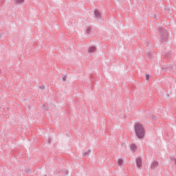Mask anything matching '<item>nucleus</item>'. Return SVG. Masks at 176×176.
<instances>
[{"instance_id": "nucleus-10", "label": "nucleus", "mask_w": 176, "mask_h": 176, "mask_svg": "<svg viewBox=\"0 0 176 176\" xmlns=\"http://www.w3.org/2000/svg\"><path fill=\"white\" fill-rule=\"evenodd\" d=\"M118 166H122L123 164V160L119 159L118 162Z\"/></svg>"}, {"instance_id": "nucleus-1", "label": "nucleus", "mask_w": 176, "mask_h": 176, "mask_svg": "<svg viewBox=\"0 0 176 176\" xmlns=\"http://www.w3.org/2000/svg\"><path fill=\"white\" fill-rule=\"evenodd\" d=\"M135 132L138 138H144V136L145 135V129H144L142 124L137 123L135 124Z\"/></svg>"}, {"instance_id": "nucleus-13", "label": "nucleus", "mask_w": 176, "mask_h": 176, "mask_svg": "<svg viewBox=\"0 0 176 176\" xmlns=\"http://www.w3.org/2000/svg\"><path fill=\"white\" fill-rule=\"evenodd\" d=\"M164 10H165L166 12H170V8H168V7H165V8H164Z\"/></svg>"}, {"instance_id": "nucleus-6", "label": "nucleus", "mask_w": 176, "mask_h": 176, "mask_svg": "<svg viewBox=\"0 0 176 176\" xmlns=\"http://www.w3.org/2000/svg\"><path fill=\"white\" fill-rule=\"evenodd\" d=\"M96 49V46H91L88 48V53H94Z\"/></svg>"}, {"instance_id": "nucleus-16", "label": "nucleus", "mask_w": 176, "mask_h": 176, "mask_svg": "<svg viewBox=\"0 0 176 176\" xmlns=\"http://www.w3.org/2000/svg\"><path fill=\"white\" fill-rule=\"evenodd\" d=\"M146 80H148L149 79V75H148V74L146 75Z\"/></svg>"}, {"instance_id": "nucleus-4", "label": "nucleus", "mask_w": 176, "mask_h": 176, "mask_svg": "<svg viewBox=\"0 0 176 176\" xmlns=\"http://www.w3.org/2000/svg\"><path fill=\"white\" fill-rule=\"evenodd\" d=\"M146 56L150 60H152L153 58V54L149 50H146L145 52Z\"/></svg>"}, {"instance_id": "nucleus-15", "label": "nucleus", "mask_w": 176, "mask_h": 176, "mask_svg": "<svg viewBox=\"0 0 176 176\" xmlns=\"http://www.w3.org/2000/svg\"><path fill=\"white\" fill-rule=\"evenodd\" d=\"M65 80H67V77L65 76L63 77V81L65 82Z\"/></svg>"}, {"instance_id": "nucleus-7", "label": "nucleus", "mask_w": 176, "mask_h": 176, "mask_svg": "<svg viewBox=\"0 0 176 176\" xmlns=\"http://www.w3.org/2000/svg\"><path fill=\"white\" fill-rule=\"evenodd\" d=\"M157 166H159V162L153 161L151 167V170H155V168H156Z\"/></svg>"}, {"instance_id": "nucleus-11", "label": "nucleus", "mask_w": 176, "mask_h": 176, "mask_svg": "<svg viewBox=\"0 0 176 176\" xmlns=\"http://www.w3.org/2000/svg\"><path fill=\"white\" fill-rule=\"evenodd\" d=\"M87 34H91V28L89 27L86 31Z\"/></svg>"}, {"instance_id": "nucleus-2", "label": "nucleus", "mask_w": 176, "mask_h": 176, "mask_svg": "<svg viewBox=\"0 0 176 176\" xmlns=\"http://www.w3.org/2000/svg\"><path fill=\"white\" fill-rule=\"evenodd\" d=\"M159 32L160 36V43H166V42H167V40L168 39V34L167 33V30H166V28H160Z\"/></svg>"}, {"instance_id": "nucleus-3", "label": "nucleus", "mask_w": 176, "mask_h": 176, "mask_svg": "<svg viewBox=\"0 0 176 176\" xmlns=\"http://www.w3.org/2000/svg\"><path fill=\"white\" fill-rule=\"evenodd\" d=\"M136 165L138 168H141V167H142V160L141 159V157L136 158Z\"/></svg>"}, {"instance_id": "nucleus-20", "label": "nucleus", "mask_w": 176, "mask_h": 176, "mask_svg": "<svg viewBox=\"0 0 176 176\" xmlns=\"http://www.w3.org/2000/svg\"><path fill=\"white\" fill-rule=\"evenodd\" d=\"M50 138L48 139V144H50Z\"/></svg>"}, {"instance_id": "nucleus-17", "label": "nucleus", "mask_w": 176, "mask_h": 176, "mask_svg": "<svg viewBox=\"0 0 176 176\" xmlns=\"http://www.w3.org/2000/svg\"><path fill=\"white\" fill-rule=\"evenodd\" d=\"M65 175H68V170L65 171Z\"/></svg>"}, {"instance_id": "nucleus-19", "label": "nucleus", "mask_w": 176, "mask_h": 176, "mask_svg": "<svg viewBox=\"0 0 176 176\" xmlns=\"http://www.w3.org/2000/svg\"><path fill=\"white\" fill-rule=\"evenodd\" d=\"M40 89H41V90H42V89H45V87H40Z\"/></svg>"}, {"instance_id": "nucleus-5", "label": "nucleus", "mask_w": 176, "mask_h": 176, "mask_svg": "<svg viewBox=\"0 0 176 176\" xmlns=\"http://www.w3.org/2000/svg\"><path fill=\"white\" fill-rule=\"evenodd\" d=\"M94 16L96 19H101V14L100 13V11H98V10H96L94 11Z\"/></svg>"}, {"instance_id": "nucleus-22", "label": "nucleus", "mask_w": 176, "mask_h": 176, "mask_svg": "<svg viewBox=\"0 0 176 176\" xmlns=\"http://www.w3.org/2000/svg\"><path fill=\"white\" fill-rule=\"evenodd\" d=\"M44 176H47V175H45Z\"/></svg>"}, {"instance_id": "nucleus-8", "label": "nucleus", "mask_w": 176, "mask_h": 176, "mask_svg": "<svg viewBox=\"0 0 176 176\" xmlns=\"http://www.w3.org/2000/svg\"><path fill=\"white\" fill-rule=\"evenodd\" d=\"M130 149L132 152H135V149H137V146L135 144H132L130 146Z\"/></svg>"}, {"instance_id": "nucleus-18", "label": "nucleus", "mask_w": 176, "mask_h": 176, "mask_svg": "<svg viewBox=\"0 0 176 176\" xmlns=\"http://www.w3.org/2000/svg\"><path fill=\"white\" fill-rule=\"evenodd\" d=\"M154 19H156V20H157V19H159V16L154 15Z\"/></svg>"}, {"instance_id": "nucleus-9", "label": "nucleus", "mask_w": 176, "mask_h": 176, "mask_svg": "<svg viewBox=\"0 0 176 176\" xmlns=\"http://www.w3.org/2000/svg\"><path fill=\"white\" fill-rule=\"evenodd\" d=\"M91 153V150H88L87 151H85L83 154H82V155L83 156H87V155H89V153Z\"/></svg>"}, {"instance_id": "nucleus-14", "label": "nucleus", "mask_w": 176, "mask_h": 176, "mask_svg": "<svg viewBox=\"0 0 176 176\" xmlns=\"http://www.w3.org/2000/svg\"><path fill=\"white\" fill-rule=\"evenodd\" d=\"M162 69H164V71H167L168 69V67H162Z\"/></svg>"}, {"instance_id": "nucleus-21", "label": "nucleus", "mask_w": 176, "mask_h": 176, "mask_svg": "<svg viewBox=\"0 0 176 176\" xmlns=\"http://www.w3.org/2000/svg\"><path fill=\"white\" fill-rule=\"evenodd\" d=\"M146 45H147V46H149V43H147Z\"/></svg>"}, {"instance_id": "nucleus-12", "label": "nucleus", "mask_w": 176, "mask_h": 176, "mask_svg": "<svg viewBox=\"0 0 176 176\" xmlns=\"http://www.w3.org/2000/svg\"><path fill=\"white\" fill-rule=\"evenodd\" d=\"M16 3H23L24 0H14Z\"/></svg>"}]
</instances>
